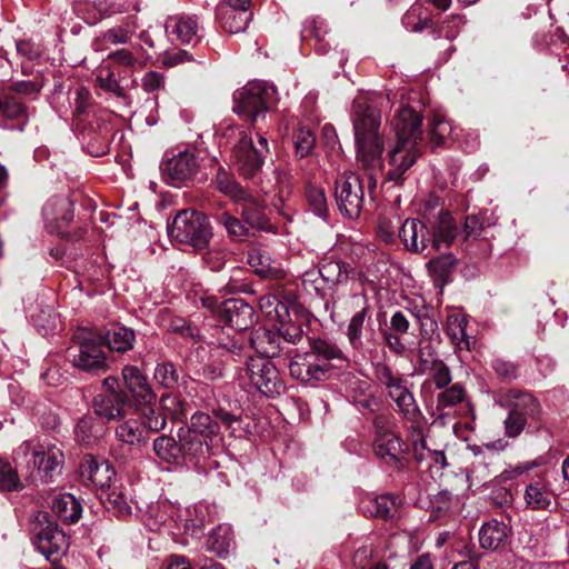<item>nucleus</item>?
<instances>
[{
  "mask_svg": "<svg viewBox=\"0 0 569 569\" xmlns=\"http://www.w3.org/2000/svg\"><path fill=\"white\" fill-rule=\"evenodd\" d=\"M134 340L133 329L112 323L110 328L87 332L78 347L69 349L68 356L76 368L100 375L108 369L103 348L124 353L133 348Z\"/></svg>",
  "mask_w": 569,
  "mask_h": 569,
  "instance_id": "obj_1",
  "label": "nucleus"
},
{
  "mask_svg": "<svg viewBox=\"0 0 569 569\" xmlns=\"http://www.w3.org/2000/svg\"><path fill=\"white\" fill-rule=\"evenodd\" d=\"M422 117L409 106H402L392 120L397 137L395 147L389 151L387 180L400 183L403 174L419 157L418 141L422 138Z\"/></svg>",
  "mask_w": 569,
  "mask_h": 569,
  "instance_id": "obj_2",
  "label": "nucleus"
},
{
  "mask_svg": "<svg viewBox=\"0 0 569 569\" xmlns=\"http://www.w3.org/2000/svg\"><path fill=\"white\" fill-rule=\"evenodd\" d=\"M380 112L362 99L353 101L352 124L357 144L358 161L367 169L380 167L383 151L379 134Z\"/></svg>",
  "mask_w": 569,
  "mask_h": 569,
  "instance_id": "obj_3",
  "label": "nucleus"
},
{
  "mask_svg": "<svg viewBox=\"0 0 569 569\" xmlns=\"http://www.w3.org/2000/svg\"><path fill=\"white\" fill-rule=\"evenodd\" d=\"M120 388L133 406V412L143 418L148 430L158 432L166 427V416L156 412L157 395L152 390L148 378L136 366H124L121 377H118Z\"/></svg>",
  "mask_w": 569,
  "mask_h": 569,
  "instance_id": "obj_4",
  "label": "nucleus"
},
{
  "mask_svg": "<svg viewBox=\"0 0 569 569\" xmlns=\"http://www.w3.org/2000/svg\"><path fill=\"white\" fill-rule=\"evenodd\" d=\"M373 373L387 397L395 402L396 411L403 420L410 423L423 420V415L409 388V382L401 373L396 372L383 362H378L375 366Z\"/></svg>",
  "mask_w": 569,
  "mask_h": 569,
  "instance_id": "obj_5",
  "label": "nucleus"
},
{
  "mask_svg": "<svg viewBox=\"0 0 569 569\" xmlns=\"http://www.w3.org/2000/svg\"><path fill=\"white\" fill-rule=\"evenodd\" d=\"M168 230L172 238L190 244L198 252L209 248L213 236L208 216L193 209L180 211L168 224Z\"/></svg>",
  "mask_w": 569,
  "mask_h": 569,
  "instance_id": "obj_6",
  "label": "nucleus"
},
{
  "mask_svg": "<svg viewBox=\"0 0 569 569\" xmlns=\"http://www.w3.org/2000/svg\"><path fill=\"white\" fill-rule=\"evenodd\" d=\"M92 408L102 422L121 420L129 411L133 412V406L120 388L117 376L102 380L100 391L93 397Z\"/></svg>",
  "mask_w": 569,
  "mask_h": 569,
  "instance_id": "obj_7",
  "label": "nucleus"
},
{
  "mask_svg": "<svg viewBox=\"0 0 569 569\" xmlns=\"http://www.w3.org/2000/svg\"><path fill=\"white\" fill-rule=\"evenodd\" d=\"M18 452H22L26 457L31 456L41 483H52L61 476L64 455L56 445L27 440L20 445Z\"/></svg>",
  "mask_w": 569,
  "mask_h": 569,
  "instance_id": "obj_8",
  "label": "nucleus"
},
{
  "mask_svg": "<svg viewBox=\"0 0 569 569\" xmlns=\"http://www.w3.org/2000/svg\"><path fill=\"white\" fill-rule=\"evenodd\" d=\"M33 543L46 559L54 563L68 548L66 532L59 527L53 517L46 511H39L33 525Z\"/></svg>",
  "mask_w": 569,
  "mask_h": 569,
  "instance_id": "obj_9",
  "label": "nucleus"
},
{
  "mask_svg": "<svg viewBox=\"0 0 569 569\" xmlns=\"http://www.w3.org/2000/svg\"><path fill=\"white\" fill-rule=\"evenodd\" d=\"M42 216L46 227L50 233H57L67 241H78L87 232L86 228L79 227L74 231H68V227L74 218L73 202L66 197H52L42 208Z\"/></svg>",
  "mask_w": 569,
  "mask_h": 569,
  "instance_id": "obj_10",
  "label": "nucleus"
},
{
  "mask_svg": "<svg viewBox=\"0 0 569 569\" xmlns=\"http://www.w3.org/2000/svg\"><path fill=\"white\" fill-rule=\"evenodd\" d=\"M335 197L342 214L350 219L358 218L365 203L360 178L352 172L339 174L335 182Z\"/></svg>",
  "mask_w": 569,
  "mask_h": 569,
  "instance_id": "obj_11",
  "label": "nucleus"
},
{
  "mask_svg": "<svg viewBox=\"0 0 569 569\" xmlns=\"http://www.w3.org/2000/svg\"><path fill=\"white\" fill-rule=\"evenodd\" d=\"M198 157L190 151H180L162 161L160 169L163 180L173 187L193 181L199 171Z\"/></svg>",
  "mask_w": 569,
  "mask_h": 569,
  "instance_id": "obj_12",
  "label": "nucleus"
},
{
  "mask_svg": "<svg viewBox=\"0 0 569 569\" xmlns=\"http://www.w3.org/2000/svg\"><path fill=\"white\" fill-rule=\"evenodd\" d=\"M508 398L515 401L505 420L506 435L517 437L523 430L527 418L538 412L539 405L532 395L519 390H510Z\"/></svg>",
  "mask_w": 569,
  "mask_h": 569,
  "instance_id": "obj_13",
  "label": "nucleus"
},
{
  "mask_svg": "<svg viewBox=\"0 0 569 569\" xmlns=\"http://www.w3.org/2000/svg\"><path fill=\"white\" fill-rule=\"evenodd\" d=\"M79 473L81 480L87 486L100 489L110 488L111 481L116 476L112 465L107 459L91 453H87L81 458Z\"/></svg>",
  "mask_w": 569,
  "mask_h": 569,
  "instance_id": "obj_14",
  "label": "nucleus"
},
{
  "mask_svg": "<svg viewBox=\"0 0 569 569\" xmlns=\"http://www.w3.org/2000/svg\"><path fill=\"white\" fill-rule=\"evenodd\" d=\"M251 385L264 397L279 395L282 389L278 371L267 358H259L257 360L251 358Z\"/></svg>",
  "mask_w": 569,
  "mask_h": 569,
  "instance_id": "obj_15",
  "label": "nucleus"
},
{
  "mask_svg": "<svg viewBox=\"0 0 569 569\" xmlns=\"http://www.w3.org/2000/svg\"><path fill=\"white\" fill-rule=\"evenodd\" d=\"M249 303L242 298H229L213 310L218 319L239 331L249 329Z\"/></svg>",
  "mask_w": 569,
  "mask_h": 569,
  "instance_id": "obj_16",
  "label": "nucleus"
},
{
  "mask_svg": "<svg viewBox=\"0 0 569 569\" xmlns=\"http://www.w3.org/2000/svg\"><path fill=\"white\" fill-rule=\"evenodd\" d=\"M330 370L329 365L320 363L310 353L297 355L289 363L292 378L302 382L322 381Z\"/></svg>",
  "mask_w": 569,
  "mask_h": 569,
  "instance_id": "obj_17",
  "label": "nucleus"
},
{
  "mask_svg": "<svg viewBox=\"0 0 569 569\" xmlns=\"http://www.w3.org/2000/svg\"><path fill=\"white\" fill-rule=\"evenodd\" d=\"M376 456L383 460L387 465H402L406 452V443L395 432H379L373 442Z\"/></svg>",
  "mask_w": 569,
  "mask_h": 569,
  "instance_id": "obj_18",
  "label": "nucleus"
},
{
  "mask_svg": "<svg viewBox=\"0 0 569 569\" xmlns=\"http://www.w3.org/2000/svg\"><path fill=\"white\" fill-rule=\"evenodd\" d=\"M399 237L406 249L412 252H422L430 242L427 227L418 219H407L399 229Z\"/></svg>",
  "mask_w": 569,
  "mask_h": 569,
  "instance_id": "obj_19",
  "label": "nucleus"
},
{
  "mask_svg": "<svg viewBox=\"0 0 569 569\" xmlns=\"http://www.w3.org/2000/svg\"><path fill=\"white\" fill-rule=\"evenodd\" d=\"M177 437L181 441L183 463L190 462L198 465L201 458H204L210 453L211 445L208 440L200 438L190 432V430L180 427L177 432Z\"/></svg>",
  "mask_w": 569,
  "mask_h": 569,
  "instance_id": "obj_20",
  "label": "nucleus"
},
{
  "mask_svg": "<svg viewBox=\"0 0 569 569\" xmlns=\"http://www.w3.org/2000/svg\"><path fill=\"white\" fill-rule=\"evenodd\" d=\"M184 429L208 440L211 445H218L220 441L221 421L214 413L211 416L202 411L194 412L190 418V425Z\"/></svg>",
  "mask_w": 569,
  "mask_h": 569,
  "instance_id": "obj_21",
  "label": "nucleus"
},
{
  "mask_svg": "<svg viewBox=\"0 0 569 569\" xmlns=\"http://www.w3.org/2000/svg\"><path fill=\"white\" fill-rule=\"evenodd\" d=\"M241 203V218L239 219L236 216H232L228 211L218 212L214 216V219L218 223L222 224L228 233V237L232 241H244L249 234V228L247 224L249 223V204L247 201H242Z\"/></svg>",
  "mask_w": 569,
  "mask_h": 569,
  "instance_id": "obj_22",
  "label": "nucleus"
},
{
  "mask_svg": "<svg viewBox=\"0 0 569 569\" xmlns=\"http://www.w3.org/2000/svg\"><path fill=\"white\" fill-rule=\"evenodd\" d=\"M277 102V89L267 81H251V121Z\"/></svg>",
  "mask_w": 569,
  "mask_h": 569,
  "instance_id": "obj_23",
  "label": "nucleus"
},
{
  "mask_svg": "<svg viewBox=\"0 0 569 569\" xmlns=\"http://www.w3.org/2000/svg\"><path fill=\"white\" fill-rule=\"evenodd\" d=\"M510 533V528L505 522L492 519L483 523L479 530V542L485 549L497 550L505 547Z\"/></svg>",
  "mask_w": 569,
  "mask_h": 569,
  "instance_id": "obj_24",
  "label": "nucleus"
},
{
  "mask_svg": "<svg viewBox=\"0 0 569 569\" xmlns=\"http://www.w3.org/2000/svg\"><path fill=\"white\" fill-rule=\"evenodd\" d=\"M51 510L66 525L77 523L82 515L80 501L71 493H59L53 497Z\"/></svg>",
  "mask_w": 569,
  "mask_h": 569,
  "instance_id": "obj_25",
  "label": "nucleus"
},
{
  "mask_svg": "<svg viewBox=\"0 0 569 569\" xmlns=\"http://www.w3.org/2000/svg\"><path fill=\"white\" fill-rule=\"evenodd\" d=\"M180 445L181 441L178 437L161 435L153 440V451L161 461L179 466L183 463Z\"/></svg>",
  "mask_w": 569,
  "mask_h": 569,
  "instance_id": "obj_26",
  "label": "nucleus"
},
{
  "mask_svg": "<svg viewBox=\"0 0 569 569\" xmlns=\"http://www.w3.org/2000/svg\"><path fill=\"white\" fill-rule=\"evenodd\" d=\"M206 546L207 550L221 559H226L234 546L231 528L227 525H220L214 528L210 532Z\"/></svg>",
  "mask_w": 569,
  "mask_h": 569,
  "instance_id": "obj_27",
  "label": "nucleus"
},
{
  "mask_svg": "<svg viewBox=\"0 0 569 569\" xmlns=\"http://www.w3.org/2000/svg\"><path fill=\"white\" fill-rule=\"evenodd\" d=\"M216 19L221 28L229 33L243 32L249 26V12L230 9L226 6L217 7Z\"/></svg>",
  "mask_w": 569,
  "mask_h": 569,
  "instance_id": "obj_28",
  "label": "nucleus"
},
{
  "mask_svg": "<svg viewBox=\"0 0 569 569\" xmlns=\"http://www.w3.org/2000/svg\"><path fill=\"white\" fill-rule=\"evenodd\" d=\"M457 237V226L453 218L449 212H442L439 216L438 222L433 228L432 237L430 238L431 246L435 250L448 248Z\"/></svg>",
  "mask_w": 569,
  "mask_h": 569,
  "instance_id": "obj_29",
  "label": "nucleus"
},
{
  "mask_svg": "<svg viewBox=\"0 0 569 569\" xmlns=\"http://www.w3.org/2000/svg\"><path fill=\"white\" fill-rule=\"evenodd\" d=\"M467 318L460 312L449 313L447 317V335L451 342L460 350H470L472 337L466 332Z\"/></svg>",
  "mask_w": 569,
  "mask_h": 569,
  "instance_id": "obj_30",
  "label": "nucleus"
},
{
  "mask_svg": "<svg viewBox=\"0 0 569 569\" xmlns=\"http://www.w3.org/2000/svg\"><path fill=\"white\" fill-rule=\"evenodd\" d=\"M212 182L220 192L231 198L234 202L248 201L249 199V193L246 189H243L222 166L218 167Z\"/></svg>",
  "mask_w": 569,
  "mask_h": 569,
  "instance_id": "obj_31",
  "label": "nucleus"
},
{
  "mask_svg": "<svg viewBox=\"0 0 569 569\" xmlns=\"http://www.w3.org/2000/svg\"><path fill=\"white\" fill-rule=\"evenodd\" d=\"M153 379L164 389H176L181 383L187 385L184 377L180 376L177 366L169 360L157 363L153 371Z\"/></svg>",
  "mask_w": 569,
  "mask_h": 569,
  "instance_id": "obj_32",
  "label": "nucleus"
},
{
  "mask_svg": "<svg viewBox=\"0 0 569 569\" xmlns=\"http://www.w3.org/2000/svg\"><path fill=\"white\" fill-rule=\"evenodd\" d=\"M259 310L262 317H264L268 325L277 326L279 321L287 319L288 309L284 303L278 300L273 295H266L259 300Z\"/></svg>",
  "mask_w": 569,
  "mask_h": 569,
  "instance_id": "obj_33",
  "label": "nucleus"
},
{
  "mask_svg": "<svg viewBox=\"0 0 569 569\" xmlns=\"http://www.w3.org/2000/svg\"><path fill=\"white\" fill-rule=\"evenodd\" d=\"M370 319V308L369 306H365L360 311L355 313L347 327L346 336L350 346L359 350L363 347V329L366 328V322Z\"/></svg>",
  "mask_w": 569,
  "mask_h": 569,
  "instance_id": "obj_34",
  "label": "nucleus"
},
{
  "mask_svg": "<svg viewBox=\"0 0 569 569\" xmlns=\"http://www.w3.org/2000/svg\"><path fill=\"white\" fill-rule=\"evenodd\" d=\"M351 267L341 260L326 259L319 267V273L325 282L330 284L348 280Z\"/></svg>",
  "mask_w": 569,
  "mask_h": 569,
  "instance_id": "obj_35",
  "label": "nucleus"
},
{
  "mask_svg": "<svg viewBox=\"0 0 569 569\" xmlns=\"http://www.w3.org/2000/svg\"><path fill=\"white\" fill-rule=\"evenodd\" d=\"M402 24L411 32H420L432 26V20L421 4L412 6L403 16Z\"/></svg>",
  "mask_w": 569,
  "mask_h": 569,
  "instance_id": "obj_36",
  "label": "nucleus"
},
{
  "mask_svg": "<svg viewBox=\"0 0 569 569\" xmlns=\"http://www.w3.org/2000/svg\"><path fill=\"white\" fill-rule=\"evenodd\" d=\"M214 415L220 419L221 426L230 431V436L236 439H246L249 433V423H244L241 416H236L229 411L219 408L214 410Z\"/></svg>",
  "mask_w": 569,
  "mask_h": 569,
  "instance_id": "obj_37",
  "label": "nucleus"
},
{
  "mask_svg": "<svg viewBox=\"0 0 569 569\" xmlns=\"http://www.w3.org/2000/svg\"><path fill=\"white\" fill-rule=\"evenodd\" d=\"M525 500L531 509L541 510L550 506L551 493L545 485L535 482L526 488Z\"/></svg>",
  "mask_w": 569,
  "mask_h": 569,
  "instance_id": "obj_38",
  "label": "nucleus"
},
{
  "mask_svg": "<svg viewBox=\"0 0 569 569\" xmlns=\"http://www.w3.org/2000/svg\"><path fill=\"white\" fill-rule=\"evenodd\" d=\"M18 471L9 461L0 459V492H13L24 489Z\"/></svg>",
  "mask_w": 569,
  "mask_h": 569,
  "instance_id": "obj_39",
  "label": "nucleus"
},
{
  "mask_svg": "<svg viewBox=\"0 0 569 569\" xmlns=\"http://www.w3.org/2000/svg\"><path fill=\"white\" fill-rule=\"evenodd\" d=\"M465 397L466 391L459 383H455L448 388L446 387L437 396L436 410L441 415L445 410L461 403L465 400Z\"/></svg>",
  "mask_w": 569,
  "mask_h": 569,
  "instance_id": "obj_40",
  "label": "nucleus"
},
{
  "mask_svg": "<svg viewBox=\"0 0 569 569\" xmlns=\"http://www.w3.org/2000/svg\"><path fill=\"white\" fill-rule=\"evenodd\" d=\"M147 428L143 421L140 423L137 420L130 419L120 423L116 429L117 438L128 445H138L142 441Z\"/></svg>",
  "mask_w": 569,
  "mask_h": 569,
  "instance_id": "obj_41",
  "label": "nucleus"
},
{
  "mask_svg": "<svg viewBox=\"0 0 569 569\" xmlns=\"http://www.w3.org/2000/svg\"><path fill=\"white\" fill-rule=\"evenodd\" d=\"M251 267L254 268L253 272L263 279H279L282 277V271L277 266L271 264L268 256L258 250L251 249Z\"/></svg>",
  "mask_w": 569,
  "mask_h": 569,
  "instance_id": "obj_42",
  "label": "nucleus"
},
{
  "mask_svg": "<svg viewBox=\"0 0 569 569\" xmlns=\"http://www.w3.org/2000/svg\"><path fill=\"white\" fill-rule=\"evenodd\" d=\"M309 353L312 355L317 361L319 358L326 361L345 359L343 352L337 343L321 338L312 340L311 352Z\"/></svg>",
  "mask_w": 569,
  "mask_h": 569,
  "instance_id": "obj_43",
  "label": "nucleus"
},
{
  "mask_svg": "<svg viewBox=\"0 0 569 569\" xmlns=\"http://www.w3.org/2000/svg\"><path fill=\"white\" fill-rule=\"evenodd\" d=\"M232 157L238 164L239 173L246 179L249 176V139L244 130L239 131V139L233 146Z\"/></svg>",
  "mask_w": 569,
  "mask_h": 569,
  "instance_id": "obj_44",
  "label": "nucleus"
},
{
  "mask_svg": "<svg viewBox=\"0 0 569 569\" xmlns=\"http://www.w3.org/2000/svg\"><path fill=\"white\" fill-rule=\"evenodd\" d=\"M418 367L417 372L419 375L428 373L432 366L437 365L439 359L431 341L420 340L417 349Z\"/></svg>",
  "mask_w": 569,
  "mask_h": 569,
  "instance_id": "obj_45",
  "label": "nucleus"
},
{
  "mask_svg": "<svg viewBox=\"0 0 569 569\" xmlns=\"http://www.w3.org/2000/svg\"><path fill=\"white\" fill-rule=\"evenodd\" d=\"M102 433V423L92 416L82 417L76 426V435L83 442L98 439Z\"/></svg>",
  "mask_w": 569,
  "mask_h": 569,
  "instance_id": "obj_46",
  "label": "nucleus"
},
{
  "mask_svg": "<svg viewBox=\"0 0 569 569\" xmlns=\"http://www.w3.org/2000/svg\"><path fill=\"white\" fill-rule=\"evenodd\" d=\"M168 330L172 333L179 335L182 338L191 339L194 342H199L202 339L199 327L193 322L186 320L184 318H172L169 322Z\"/></svg>",
  "mask_w": 569,
  "mask_h": 569,
  "instance_id": "obj_47",
  "label": "nucleus"
},
{
  "mask_svg": "<svg viewBox=\"0 0 569 569\" xmlns=\"http://www.w3.org/2000/svg\"><path fill=\"white\" fill-rule=\"evenodd\" d=\"M306 198L313 213L326 219L328 214V204L323 189L313 184H308L306 189Z\"/></svg>",
  "mask_w": 569,
  "mask_h": 569,
  "instance_id": "obj_48",
  "label": "nucleus"
},
{
  "mask_svg": "<svg viewBox=\"0 0 569 569\" xmlns=\"http://www.w3.org/2000/svg\"><path fill=\"white\" fill-rule=\"evenodd\" d=\"M395 499L389 496H380L368 501L365 507L366 512L372 517L381 519H388L392 517V507L395 506Z\"/></svg>",
  "mask_w": 569,
  "mask_h": 569,
  "instance_id": "obj_49",
  "label": "nucleus"
},
{
  "mask_svg": "<svg viewBox=\"0 0 569 569\" xmlns=\"http://www.w3.org/2000/svg\"><path fill=\"white\" fill-rule=\"evenodd\" d=\"M156 412L166 416V420L171 418L173 420H181L182 408L181 402L177 396L166 393L160 398V406L154 405Z\"/></svg>",
  "mask_w": 569,
  "mask_h": 569,
  "instance_id": "obj_50",
  "label": "nucleus"
},
{
  "mask_svg": "<svg viewBox=\"0 0 569 569\" xmlns=\"http://www.w3.org/2000/svg\"><path fill=\"white\" fill-rule=\"evenodd\" d=\"M267 160H271L268 140L258 134L257 146L251 142V180L253 179V171L259 170Z\"/></svg>",
  "mask_w": 569,
  "mask_h": 569,
  "instance_id": "obj_51",
  "label": "nucleus"
},
{
  "mask_svg": "<svg viewBox=\"0 0 569 569\" xmlns=\"http://www.w3.org/2000/svg\"><path fill=\"white\" fill-rule=\"evenodd\" d=\"M106 508L117 518H123L131 515V507L128 505L124 495L112 490L108 492Z\"/></svg>",
  "mask_w": 569,
  "mask_h": 569,
  "instance_id": "obj_52",
  "label": "nucleus"
},
{
  "mask_svg": "<svg viewBox=\"0 0 569 569\" xmlns=\"http://www.w3.org/2000/svg\"><path fill=\"white\" fill-rule=\"evenodd\" d=\"M172 32L182 43H190L197 38V21L190 17H181L176 21Z\"/></svg>",
  "mask_w": 569,
  "mask_h": 569,
  "instance_id": "obj_53",
  "label": "nucleus"
},
{
  "mask_svg": "<svg viewBox=\"0 0 569 569\" xmlns=\"http://www.w3.org/2000/svg\"><path fill=\"white\" fill-rule=\"evenodd\" d=\"M296 153L300 158L307 157L315 147V137L308 129L301 128L293 134Z\"/></svg>",
  "mask_w": 569,
  "mask_h": 569,
  "instance_id": "obj_54",
  "label": "nucleus"
},
{
  "mask_svg": "<svg viewBox=\"0 0 569 569\" xmlns=\"http://www.w3.org/2000/svg\"><path fill=\"white\" fill-rule=\"evenodd\" d=\"M2 114L8 119H24L27 118V107L14 96H6Z\"/></svg>",
  "mask_w": 569,
  "mask_h": 569,
  "instance_id": "obj_55",
  "label": "nucleus"
},
{
  "mask_svg": "<svg viewBox=\"0 0 569 569\" xmlns=\"http://www.w3.org/2000/svg\"><path fill=\"white\" fill-rule=\"evenodd\" d=\"M451 124L439 117H435L430 123V137L436 146L443 143L445 139L451 134Z\"/></svg>",
  "mask_w": 569,
  "mask_h": 569,
  "instance_id": "obj_56",
  "label": "nucleus"
},
{
  "mask_svg": "<svg viewBox=\"0 0 569 569\" xmlns=\"http://www.w3.org/2000/svg\"><path fill=\"white\" fill-rule=\"evenodd\" d=\"M428 373H431L430 382L433 383L437 389H445L452 380L450 369L442 360L432 366V369Z\"/></svg>",
  "mask_w": 569,
  "mask_h": 569,
  "instance_id": "obj_57",
  "label": "nucleus"
},
{
  "mask_svg": "<svg viewBox=\"0 0 569 569\" xmlns=\"http://www.w3.org/2000/svg\"><path fill=\"white\" fill-rule=\"evenodd\" d=\"M398 217H381L378 222V234L385 242H393L396 231L400 229Z\"/></svg>",
  "mask_w": 569,
  "mask_h": 569,
  "instance_id": "obj_58",
  "label": "nucleus"
},
{
  "mask_svg": "<svg viewBox=\"0 0 569 569\" xmlns=\"http://www.w3.org/2000/svg\"><path fill=\"white\" fill-rule=\"evenodd\" d=\"M415 316L420 325V335L422 337L421 340L430 341L438 330L437 321L429 315L427 310L418 311L415 313Z\"/></svg>",
  "mask_w": 569,
  "mask_h": 569,
  "instance_id": "obj_59",
  "label": "nucleus"
},
{
  "mask_svg": "<svg viewBox=\"0 0 569 569\" xmlns=\"http://www.w3.org/2000/svg\"><path fill=\"white\" fill-rule=\"evenodd\" d=\"M272 328L277 329L282 338L291 343H297L300 341L303 335V330L300 325L286 322V319L279 321L278 325L273 326Z\"/></svg>",
  "mask_w": 569,
  "mask_h": 569,
  "instance_id": "obj_60",
  "label": "nucleus"
},
{
  "mask_svg": "<svg viewBox=\"0 0 569 569\" xmlns=\"http://www.w3.org/2000/svg\"><path fill=\"white\" fill-rule=\"evenodd\" d=\"M233 107L232 110L243 117L246 120L249 119V88L243 86L233 92Z\"/></svg>",
  "mask_w": 569,
  "mask_h": 569,
  "instance_id": "obj_61",
  "label": "nucleus"
},
{
  "mask_svg": "<svg viewBox=\"0 0 569 569\" xmlns=\"http://www.w3.org/2000/svg\"><path fill=\"white\" fill-rule=\"evenodd\" d=\"M132 32L133 28L131 29L129 23H126V26H118L107 30L103 34V39L112 44L127 43Z\"/></svg>",
  "mask_w": 569,
  "mask_h": 569,
  "instance_id": "obj_62",
  "label": "nucleus"
},
{
  "mask_svg": "<svg viewBox=\"0 0 569 569\" xmlns=\"http://www.w3.org/2000/svg\"><path fill=\"white\" fill-rule=\"evenodd\" d=\"M186 61H192V56L182 49L164 51L161 60L162 66L166 68H171Z\"/></svg>",
  "mask_w": 569,
  "mask_h": 569,
  "instance_id": "obj_63",
  "label": "nucleus"
},
{
  "mask_svg": "<svg viewBox=\"0 0 569 569\" xmlns=\"http://www.w3.org/2000/svg\"><path fill=\"white\" fill-rule=\"evenodd\" d=\"M483 230V222L476 214L467 216L463 224L465 239H477Z\"/></svg>",
  "mask_w": 569,
  "mask_h": 569,
  "instance_id": "obj_64",
  "label": "nucleus"
}]
</instances>
